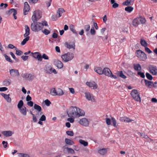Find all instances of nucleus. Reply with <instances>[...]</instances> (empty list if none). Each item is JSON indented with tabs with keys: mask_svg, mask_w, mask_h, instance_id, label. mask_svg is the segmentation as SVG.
<instances>
[{
	"mask_svg": "<svg viewBox=\"0 0 157 157\" xmlns=\"http://www.w3.org/2000/svg\"><path fill=\"white\" fill-rule=\"evenodd\" d=\"M149 71L153 75H155L157 74V69L155 66L150 65L148 67Z\"/></svg>",
	"mask_w": 157,
	"mask_h": 157,
	"instance_id": "12",
	"label": "nucleus"
},
{
	"mask_svg": "<svg viewBox=\"0 0 157 157\" xmlns=\"http://www.w3.org/2000/svg\"><path fill=\"white\" fill-rule=\"evenodd\" d=\"M56 96H62L63 94V90L60 88H58L56 90Z\"/></svg>",
	"mask_w": 157,
	"mask_h": 157,
	"instance_id": "31",
	"label": "nucleus"
},
{
	"mask_svg": "<svg viewBox=\"0 0 157 157\" xmlns=\"http://www.w3.org/2000/svg\"><path fill=\"white\" fill-rule=\"evenodd\" d=\"M68 116L70 117L78 118L77 114V107H76L71 106L67 111Z\"/></svg>",
	"mask_w": 157,
	"mask_h": 157,
	"instance_id": "1",
	"label": "nucleus"
},
{
	"mask_svg": "<svg viewBox=\"0 0 157 157\" xmlns=\"http://www.w3.org/2000/svg\"><path fill=\"white\" fill-rule=\"evenodd\" d=\"M144 82L146 85H147L148 87L150 88L153 85V83L151 81L144 79Z\"/></svg>",
	"mask_w": 157,
	"mask_h": 157,
	"instance_id": "34",
	"label": "nucleus"
},
{
	"mask_svg": "<svg viewBox=\"0 0 157 157\" xmlns=\"http://www.w3.org/2000/svg\"><path fill=\"white\" fill-rule=\"evenodd\" d=\"M2 144L3 145V147L4 148H6L7 147L8 143L7 142H6L5 141H3L2 142Z\"/></svg>",
	"mask_w": 157,
	"mask_h": 157,
	"instance_id": "62",
	"label": "nucleus"
},
{
	"mask_svg": "<svg viewBox=\"0 0 157 157\" xmlns=\"http://www.w3.org/2000/svg\"><path fill=\"white\" fill-rule=\"evenodd\" d=\"M138 134L139 135H140L142 137L144 138L147 140H148V139H149L147 136L145 135L144 133L138 132Z\"/></svg>",
	"mask_w": 157,
	"mask_h": 157,
	"instance_id": "40",
	"label": "nucleus"
},
{
	"mask_svg": "<svg viewBox=\"0 0 157 157\" xmlns=\"http://www.w3.org/2000/svg\"><path fill=\"white\" fill-rule=\"evenodd\" d=\"M11 83V80L9 79H5L3 82V85L6 86H9L10 84Z\"/></svg>",
	"mask_w": 157,
	"mask_h": 157,
	"instance_id": "32",
	"label": "nucleus"
},
{
	"mask_svg": "<svg viewBox=\"0 0 157 157\" xmlns=\"http://www.w3.org/2000/svg\"><path fill=\"white\" fill-rule=\"evenodd\" d=\"M146 22L144 17H137L134 19L132 21V25L135 26H137L139 24H144Z\"/></svg>",
	"mask_w": 157,
	"mask_h": 157,
	"instance_id": "3",
	"label": "nucleus"
},
{
	"mask_svg": "<svg viewBox=\"0 0 157 157\" xmlns=\"http://www.w3.org/2000/svg\"><path fill=\"white\" fill-rule=\"evenodd\" d=\"M22 76L23 78L29 81H32L34 78V75L31 74L25 73L22 75Z\"/></svg>",
	"mask_w": 157,
	"mask_h": 157,
	"instance_id": "13",
	"label": "nucleus"
},
{
	"mask_svg": "<svg viewBox=\"0 0 157 157\" xmlns=\"http://www.w3.org/2000/svg\"><path fill=\"white\" fill-rule=\"evenodd\" d=\"M131 3L130 0H127L123 3V4L124 5L128 6Z\"/></svg>",
	"mask_w": 157,
	"mask_h": 157,
	"instance_id": "53",
	"label": "nucleus"
},
{
	"mask_svg": "<svg viewBox=\"0 0 157 157\" xmlns=\"http://www.w3.org/2000/svg\"><path fill=\"white\" fill-rule=\"evenodd\" d=\"M65 142L66 144L70 145H72L75 144L74 142L72 140L67 138L65 139Z\"/></svg>",
	"mask_w": 157,
	"mask_h": 157,
	"instance_id": "29",
	"label": "nucleus"
},
{
	"mask_svg": "<svg viewBox=\"0 0 157 157\" xmlns=\"http://www.w3.org/2000/svg\"><path fill=\"white\" fill-rule=\"evenodd\" d=\"M24 14L26 15L28 14V12L30 9V7L28 2H25L24 3Z\"/></svg>",
	"mask_w": 157,
	"mask_h": 157,
	"instance_id": "19",
	"label": "nucleus"
},
{
	"mask_svg": "<svg viewBox=\"0 0 157 157\" xmlns=\"http://www.w3.org/2000/svg\"><path fill=\"white\" fill-rule=\"evenodd\" d=\"M9 13L10 14H13V16L14 17V18L15 19L17 18V17L16 16V14L17 13V12L16 10L14 9H11L9 11Z\"/></svg>",
	"mask_w": 157,
	"mask_h": 157,
	"instance_id": "27",
	"label": "nucleus"
},
{
	"mask_svg": "<svg viewBox=\"0 0 157 157\" xmlns=\"http://www.w3.org/2000/svg\"><path fill=\"white\" fill-rule=\"evenodd\" d=\"M25 38L23 39V41L21 42V44L22 45H24L25 44L26 42L28 41L29 39V36H27L25 37Z\"/></svg>",
	"mask_w": 157,
	"mask_h": 157,
	"instance_id": "38",
	"label": "nucleus"
},
{
	"mask_svg": "<svg viewBox=\"0 0 157 157\" xmlns=\"http://www.w3.org/2000/svg\"><path fill=\"white\" fill-rule=\"evenodd\" d=\"M137 74L140 75L142 78H145V75L144 73L143 72H142L140 71H139L137 73Z\"/></svg>",
	"mask_w": 157,
	"mask_h": 157,
	"instance_id": "52",
	"label": "nucleus"
},
{
	"mask_svg": "<svg viewBox=\"0 0 157 157\" xmlns=\"http://www.w3.org/2000/svg\"><path fill=\"white\" fill-rule=\"evenodd\" d=\"M79 123L81 125L85 126H88L89 124L88 120L85 118L80 119L79 121Z\"/></svg>",
	"mask_w": 157,
	"mask_h": 157,
	"instance_id": "18",
	"label": "nucleus"
},
{
	"mask_svg": "<svg viewBox=\"0 0 157 157\" xmlns=\"http://www.w3.org/2000/svg\"><path fill=\"white\" fill-rule=\"evenodd\" d=\"M136 54V56L142 60L144 61L147 59L146 54L140 50H137Z\"/></svg>",
	"mask_w": 157,
	"mask_h": 157,
	"instance_id": "9",
	"label": "nucleus"
},
{
	"mask_svg": "<svg viewBox=\"0 0 157 157\" xmlns=\"http://www.w3.org/2000/svg\"><path fill=\"white\" fill-rule=\"evenodd\" d=\"M131 94L132 97L135 101L139 102L141 101L140 94L137 90L135 89L132 90Z\"/></svg>",
	"mask_w": 157,
	"mask_h": 157,
	"instance_id": "7",
	"label": "nucleus"
},
{
	"mask_svg": "<svg viewBox=\"0 0 157 157\" xmlns=\"http://www.w3.org/2000/svg\"><path fill=\"white\" fill-rule=\"evenodd\" d=\"M18 157H29V155L26 154L17 153Z\"/></svg>",
	"mask_w": 157,
	"mask_h": 157,
	"instance_id": "43",
	"label": "nucleus"
},
{
	"mask_svg": "<svg viewBox=\"0 0 157 157\" xmlns=\"http://www.w3.org/2000/svg\"><path fill=\"white\" fill-rule=\"evenodd\" d=\"M86 84L92 89H95L98 87L97 84L94 82H87L86 83Z\"/></svg>",
	"mask_w": 157,
	"mask_h": 157,
	"instance_id": "15",
	"label": "nucleus"
},
{
	"mask_svg": "<svg viewBox=\"0 0 157 157\" xmlns=\"http://www.w3.org/2000/svg\"><path fill=\"white\" fill-rule=\"evenodd\" d=\"M31 55L35 59H37L39 61H42V56L39 52H31Z\"/></svg>",
	"mask_w": 157,
	"mask_h": 157,
	"instance_id": "14",
	"label": "nucleus"
},
{
	"mask_svg": "<svg viewBox=\"0 0 157 157\" xmlns=\"http://www.w3.org/2000/svg\"><path fill=\"white\" fill-rule=\"evenodd\" d=\"M74 57V55L72 53L67 52L61 56V58L64 62H66L71 60Z\"/></svg>",
	"mask_w": 157,
	"mask_h": 157,
	"instance_id": "6",
	"label": "nucleus"
},
{
	"mask_svg": "<svg viewBox=\"0 0 157 157\" xmlns=\"http://www.w3.org/2000/svg\"><path fill=\"white\" fill-rule=\"evenodd\" d=\"M8 6V5L6 3L4 4L1 3L0 4V7H2V8H6Z\"/></svg>",
	"mask_w": 157,
	"mask_h": 157,
	"instance_id": "57",
	"label": "nucleus"
},
{
	"mask_svg": "<svg viewBox=\"0 0 157 157\" xmlns=\"http://www.w3.org/2000/svg\"><path fill=\"white\" fill-rule=\"evenodd\" d=\"M77 117L78 118L80 117L84 116L85 114L84 111L82 109H79V108L77 107Z\"/></svg>",
	"mask_w": 157,
	"mask_h": 157,
	"instance_id": "22",
	"label": "nucleus"
},
{
	"mask_svg": "<svg viewBox=\"0 0 157 157\" xmlns=\"http://www.w3.org/2000/svg\"><path fill=\"white\" fill-rule=\"evenodd\" d=\"M43 58L44 59L48 60L49 59L48 56L45 54H44L42 56V59Z\"/></svg>",
	"mask_w": 157,
	"mask_h": 157,
	"instance_id": "56",
	"label": "nucleus"
},
{
	"mask_svg": "<svg viewBox=\"0 0 157 157\" xmlns=\"http://www.w3.org/2000/svg\"><path fill=\"white\" fill-rule=\"evenodd\" d=\"M44 102L46 105L48 106H49L51 104L50 101L48 99L45 100Z\"/></svg>",
	"mask_w": 157,
	"mask_h": 157,
	"instance_id": "58",
	"label": "nucleus"
},
{
	"mask_svg": "<svg viewBox=\"0 0 157 157\" xmlns=\"http://www.w3.org/2000/svg\"><path fill=\"white\" fill-rule=\"evenodd\" d=\"M146 76L147 78L149 80H151L153 79L152 76L148 72L146 73Z\"/></svg>",
	"mask_w": 157,
	"mask_h": 157,
	"instance_id": "46",
	"label": "nucleus"
},
{
	"mask_svg": "<svg viewBox=\"0 0 157 157\" xmlns=\"http://www.w3.org/2000/svg\"><path fill=\"white\" fill-rule=\"evenodd\" d=\"M1 94L7 102L9 103L11 102V99L10 97V95L9 94L7 95L4 93H1Z\"/></svg>",
	"mask_w": 157,
	"mask_h": 157,
	"instance_id": "25",
	"label": "nucleus"
},
{
	"mask_svg": "<svg viewBox=\"0 0 157 157\" xmlns=\"http://www.w3.org/2000/svg\"><path fill=\"white\" fill-rule=\"evenodd\" d=\"M140 43L141 45L144 47H147L148 45L147 43L143 39H140Z\"/></svg>",
	"mask_w": 157,
	"mask_h": 157,
	"instance_id": "37",
	"label": "nucleus"
},
{
	"mask_svg": "<svg viewBox=\"0 0 157 157\" xmlns=\"http://www.w3.org/2000/svg\"><path fill=\"white\" fill-rule=\"evenodd\" d=\"M70 30L76 36L78 35V33L75 29V26L73 25H71L69 27Z\"/></svg>",
	"mask_w": 157,
	"mask_h": 157,
	"instance_id": "30",
	"label": "nucleus"
},
{
	"mask_svg": "<svg viewBox=\"0 0 157 157\" xmlns=\"http://www.w3.org/2000/svg\"><path fill=\"white\" fill-rule=\"evenodd\" d=\"M90 26L89 25H86L84 26V29L85 31L86 32L88 31L90 29Z\"/></svg>",
	"mask_w": 157,
	"mask_h": 157,
	"instance_id": "50",
	"label": "nucleus"
},
{
	"mask_svg": "<svg viewBox=\"0 0 157 157\" xmlns=\"http://www.w3.org/2000/svg\"><path fill=\"white\" fill-rule=\"evenodd\" d=\"M54 64L59 69H61L63 67V64L62 62L58 59L53 60Z\"/></svg>",
	"mask_w": 157,
	"mask_h": 157,
	"instance_id": "16",
	"label": "nucleus"
},
{
	"mask_svg": "<svg viewBox=\"0 0 157 157\" xmlns=\"http://www.w3.org/2000/svg\"><path fill=\"white\" fill-rule=\"evenodd\" d=\"M111 120L113 126L115 127H117V121L113 117H111Z\"/></svg>",
	"mask_w": 157,
	"mask_h": 157,
	"instance_id": "44",
	"label": "nucleus"
},
{
	"mask_svg": "<svg viewBox=\"0 0 157 157\" xmlns=\"http://www.w3.org/2000/svg\"><path fill=\"white\" fill-rule=\"evenodd\" d=\"M10 75L13 77L17 76L19 75L18 71V70L16 69H10Z\"/></svg>",
	"mask_w": 157,
	"mask_h": 157,
	"instance_id": "17",
	"label": "nucleus"
},
{
	"mask_svg": "<svg viewBox=\"0 0 157 157\" xmlns=\"http://www.w3.org/2000/svg\"><path fill=\"white\" fill-rule=\"evenodd\" d=\"M94 71L100 75H102L103 74V70L100 67H95L94 68Z\"/></svg>",
	"mask_w": 157,
	"mask_h": 157,
	"instance_id": "26",
	"label": "nucleus"
},
{
	"mask_svg": "<svg viewBox=\"0 0 157 157\" xmlns=\"http://www.w3.org/2000/svg\"><path fill=\"white\" fill-rule=\"evenodd\" d=\"M62 148L63 152L65 153H67V152H68L69 148L66 147L65 146H63Z\"/></svg>",
	"mask_w": 157,
	"mask_h": 157,
	"instance_id": "49",
	"label": "nucleus"
},
{
	"mask_svg": "<svg viewBox=\"0 0 157 157\" xmlns=\"http://www.w3.org/2000/svg\"><path fill=\"white\" fill-rule=\"evenodd\" d=\"M34 108L38 112H40L41 110V107L38 105L36 104H34Z\"/></svg>",
	"mask_w": 157,
	"mask_h": 157,
	"instance_id": "42",
	"label": "nucleus"
},
{
	"mask_svg": "<svg viewBox=\"0 0 157 157\" xmlns=\"http://www.w3.org/2000/svg\"><path fill=\"white\" fill-rule=\"evenodd\" d=\"M67 153L69 154H73L75 153V151L72 148H69L68 151Z\"/></svg>",
	"mask_w": 157,
	"mask_h": 157,
	"instance_id": "55",
	"label": "nucleus"
},
{
	"mask_svg": "<svg viewBox=\"0 0 157 157\" xmlns=\"http://www.w3.org/2000/svg\"><path fill=\"white\" fill-rule=\"evenodd\" d=\"M79 142L80 144L83 145L85 147H86L88 145V143L80 139L79 140Z\"/></svg>",
	"mask_w": 157,
	"mask_h": 157,
	"instance_id": "36",
	"label": "nucleus"
},
{
	"mask_svg": "<svg viewBox=\"0 0 157 157\" xmlns=\"http://www.w3.org/2000/svg\"><path fill=\"white\" fill-rule=\"evenodd\" d=\"M117 74L120 77L123 78H126V76H125L123 73L122 71H118L117 72Z\"/></svg>",
	"mask_w": 157,
	"mask_h": 157,
	"instance_id": "35",
	"label": "nucleus"
},
{
	"mask_svg": "<svg viewBox=\"0 0 157 157\" xmlns=\"http://www.w3.org/2000/svg\"><path fill=\"white\" fill-rule=\"evenodd\" d=\"M15 50H16V54L18 56H20L23 53V52L21 50H18L17 48H15Z\"/></svg>",
	"mask_w": 157,
	"mask_h": 157,
	"instance_id": "45",
	"label": "nucleus"
},
{
	"mask_svg": "<svg viewBox=\"0 0 157 157\" xmlns=\"http://www.w3.org/2000/svg\"><path fill=\"white\" fill-rule=\"evenodd\" d=\"M65 47L68 48H73L74 50L75 49V44L74 43L66 42L65 44Z\"/></svg>",
	"mask_w": 157,
	"mask_h": 157,
	"instance_id": "21",
	"label": "nucleus"
},
{
	"mask_svg": "<svg viewBox=\"0 0 157 157\" xmlns=\"http://www.w3.org/2000/svg\"><path fill=\"white\" fill-rule=\"evenodd\" d=\"M23 102L22 100H20L17 105L18 109L20 113L24 116H26L27 114L26 108L23 106Z\"/></svg>",
	"mask_w": 157,
	"mask_h": 157,
	"instance_id": "4",
	"label": "nucleus"
},
{
	"mask_svg": "<svg viewBox=\"0 0 157 157\" xmlns=\"http://www.w3.org/2000/svg\"><path fill=\"white\" fill-rule=\"evenodd\" d=\"M4 56H5V59L7 61H9L10 62L12 63V60L10 59V57L8 56H7L6 54L4 55Z\"/></svg>",
	"mask_w": 157,
	"mask_h": 157,
	"instance_id": "48",
	"label": "nucleus"
},
{
	"mask_svg": "<svg viewBox=\"0 0 157 157\" xmlns=\"http://www.w3.org/2000/svg\"><path fill=\"white\" fill-rule=\"evenodd\" d=\"M2 133L6 137L11 136L14 133L13 132L10 130L3 131L2 132Z\"/></svg>",
	"mask_w": 157,
	"mask_h": 157,
	"instance_id": "20",
	"label": "nucleus"
},
{
	"mask_svg": "<svg viewBox=\"0 0 157 157\" xmlns=\"http://www.w3.org/2000/svg\"><path fill=\"white\" fill-rule=\"evenodd\" d=\"M135 70L137 71H140L141 70V67L139 64H134L133 65Z\"/></svg>",
	"mask_w": 157,
	"mask_h": 157,
	"instance_id": "33",
	"label": "nucleus"
},
{
	"mask_svg": "<svg viewBox=\"0 0 157 157\" xmlns=\"http://www.w3.org/2000/svg\"><path fill=\"white\" fill-rule=\"evenodd\" d=\"M42 13L41 11L39 10L34 11L33 12V16L32 17V20L33 22L37 21L41 17Z\"/></svg>",
	"mask_w": 157,
	"mask_h": 157,
	"instance_id": "5",
	"label": "nucleus"
},
{
	"mask_svg": "<svg viewBox=\"0 0 157 157\" xmlns=\"http://www.w3.org/2000/svg\"><path fill=\"white\" fill-rule=\"evenodd\" d=\"M29 56H21V58L24 61L27 60L28 59Z\"/></svg>",
	"mask_w": 157,
	"mask_h": 157,
	"instance_id": "60",
	"label": "nucleus"
},
{
	"mask_svg": "<svg viewBox=\"0 0 157 157\" xmlns=\"http://www.w3.org/2000/svg\"><path fill=\"white\" fill-rule=\"evenodd\" d=\"M105 120L106 124L107 125H110L111 124V120L108 118H106Z\"/></svg>",
	"mask_w": 157,
	"mask_h": 157,
	"instance_id": "64",
	"label": "nucleus"
},
{
	"mask_svg": "<svg viewBox=\"0 0 157 157\" xmlns=\"http://www.w3.org/2000/svg\"><path fill=\"white\" fill-rule=\"evenodd\" d=\"M65 11L62 8H59L57 11V15L58 16V17H61L62 13Z\"/></svg>",
	"mask_w": 157,
	"mask_h": 157,
	"instance_id": "28",
	"label": "nucleus"
},
{
	"mask_svg": "<svg viewBox=\"0 0 157 157\" xmlns=\"http://www.w3.org/2000/svg\"><path fill=\"white\" fill-rule=\"evenodd\" d=\"M85 96L86 99L89 101H91L93 102L95 101V99L93 94L89 92H86L85 93Z\"/></svg>",
	"mask_w": 157,
	"mask_h": 157,
	"instance_id": "10",
	"label": "nucleus"
},
{
	"mask_svg": "<svg viewBox=\"0 0 157 157\" xmlns=\"http://www.w3.org/2000/svg\"><path fill=\"white\" fill-rule=\"evenodd\" d=\"M46 119L45 116L44 115H43L40 117L39 120L40 121H44L46 120Z\"/></svg>",
	"mask_w": 157,
	"mask_h": 157,
	"instance_id": "59",
	"label": "nucleus"
},
{
	"mask_svg": "<svg viewBox=\"0 0 157 157\" xmlns=\"http://www.w3.org/2000/svg\"><path fill=\"white\" fill-rule=\"evenodd\" d=\"M90 33L92 35H94L95 34L96 32L94 27H92L90 30Z\"/></svg>",
	"mask_w": 157,
	"mask_h": 157,
	"instance_id": "54",
	"label": "nucleus"
},
{
	"mask_svg": "<svg viewBox=\"0 0 157 157\" xmlns=\"http://www.w3.org/2000/svg\"><path fill=\"white\" fill-rule=\"evenodd\" d=\"M103 74H104L105 76L115 79L117 78V77L113 75L110 70L108 68H104L103 69Z\"/></svg>",
	"mask_w": 157,
	"mask_h": 157,
	"instance_id": "8",
	"label": "nucleus"
},
{
	"mask_svg": "<svg viewBox=\"0 0 157 157\" xmlns=\"http://www.w3.org/2000/svg\"><path fill=\"white\" fill-rule=\"evenodd\" d=\"M66 134L68 136H72L74 135V133L72 131H67L66 132Z\"/></svg>",
	"mask_w": 157,
	"mask_h": 157,
	"instance_id": "51",
	"label": "nucleus"
},
{
	"mask_svg": "<svg viewBox=\"0 0 157 157\" xmlns=\"http://www.w3.org/2000/svg\"><path fill=\"white\" fill-rule=\"evenodd\" d=\"M56 90L55 88H52L50 90V94L52 96H56Z\"/></svg>",
	"mask_w": 157,
	"mask_h": 157,
	"instance_id": "39",
	"label": "nucleus"
},
{
	"mask_svg": "<svg viewBox=\"0 0 157 157\" xmlns=\"http://www.w3.org/2000/svg\"><path fill=\"white\" fill-rule=\"evenodd\" d=\"M107 150V148L100 149L98 150V152L101 155H104L106 154Z\"/></svg>",
	"mask_w": 157,
	"mask_h": 157,
	"instance_id": "23",
	"label": "nucleus"
},
{
	"mask_svg": "<svg viewBox=\"0 0 157 157\" xmlns=\"http://www.w3.org/2000/svg\"><path fill=\"white\" fill-rule=\"evenodd\" d=\"M42 32L45 35H48L50 33V31L46 29H45L44 30H42Z\"/></svg>",
	"mask_w": 157,
	"mask_h": 157,
	"instance_id": "47",
	"label": "nucleus"
},
{
	"mask_svg": "<svg viewBox=\"0 0 157 157\" xmlns=\"http://www.w3.org/2000/svg\"><path fill=\"white\" fill-rule=\"evenodd\" d=\"M133 10V8L131 6H128L125 8V10L129 12H131Z\"/></svg>",
	"mask_w": 157,
	"mask_h": 157,
	"instance_id": "41",
	"label": "nucleus"
},
{
	"mask_svg": "<svg viewBox=\"0 0 157 157\" xmlns=\"http://www.w3.org/2000/svg\"><path fill=\"white\" fill-rule=\"evenodd\" d=\"M45 70L46 73L48 74H51L53 73L54 74H56L57 73V72L56 70L51 66L46 67Z\"/></svg>",
	"mask_w": 157,
	"mask_h": 157,
	"instance_id": "11",
	"label": "nucleus"
},
{
	"mask_svg": "<svg viewBox=\"0 0 157 157\" xmlns=\"http://www.w3.org/2000/svg\"><path fill=\"white\" fill-rule=\"evenodd\" d=\"M74 118H75L74 117H71L70 118H68L67 120L68 121H69L70 122L72 123L74 121Z\"/></svg>",
	"mask_w": 157,
	"mask_h": 157,
	"instance_id": "61",
	"label": "nucleus"
},
{
	"mask_svg": "<svg viewBox=\"0 0 157 157\" xmlns=\"http://www.w3.org/2000/svg\"><path fill=\"white\" fill-rule=\"evenodd\" d=\"M25 33L24 35V37L29 36V35L30 34V29L28 25H26L25 26Z\"/></svg>",
	"mask_w": 157,
	"mask_h": 157,
	"instance_id": "24",
	"label": "nucleus"
},
{
	"mask_svg": "<svg viewBox=\"0 0 157 157\" xmlns=\"http://www.w3.org/2000/svg\"><path fill=\"white\" fill-rule=\"evenodd\" d=\"M32 31L34 32H38L43 28V25L41 22H33L31 26Z\"/></svg>",
	"mask_w": 157,
	"mask_h": 157,
	"instance_id": "2",
	"label": "nucleus"
},
{
	"mask_svg": "<svg viewBox=\"0 0 157 157\" xmlns=\"http://www.w3.org/2000/svg\"><path fill=\"white\" fill-rule=\"evenodd\" d=\"M145 51L148 52L149 54L151 53L152 52L150 50V49L147 47H145Z\"/></svg>",
	"mask_w": 157,
	"mask_h": 157,
	"instance_id": "63",
	"label": "nucleus"
}]
</instances>
